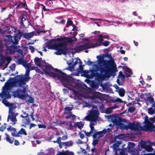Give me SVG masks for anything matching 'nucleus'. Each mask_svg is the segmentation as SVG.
<instances>
[{
	"mask_svg": "<svg viewBox=\"0 0 155 155\" xmlns=\"http://www.w3.org/2000/svg\"><path fill=\"white\" fill-rule=\"evenodd\" d=\"M24 37V33L19 30L18 31V34H15V35L13 36V38L15 39L14 43L15 44H18L19 40L21 39L22 36Z\"/></svg>",
	"mask_w": 155,
	"mask_h": 155,
	"instance_id": "obj_16",
	"label": "nucleus"
},
{
	"mask_svg": "<svg viewBox=\"0 0 155 155\" xmlns=\"http://www.w3.org/2000/svg\"><path fill=\"white\" fill-rule=\"evenodd\" d=\"M9 108V114H13L15 113L13 111L15 109V107H13L12 104H10Z\"/></svg>",
	"mask_w": 155,
	"mask_h": 155,
	"instance_id": "obj_37",
	"label": "nucleus"
},
{
	"mask_svg": "<svg viewBox=\"0 0 155 155\" xmlns=\"http://www.w3.org/2000/svg\"><path fill=\"white\" fill-rule=\"evenodd\" d=\"M113 102H118L120 103H123V101L121 99L119 98H117L114 101H113Z\"/></svg>",
	"mask_w": 155,
	"mask_h": 155,
	"instance_id": "obj_58",
	"label": "nucleus"
},
{
	"mask_svg": "<svg viewBox=\"0 0 155 155\" xmlns=\"http://www.w3.org/2000/svg\"><path fill=\"white\" fill-rule=\"evenodd\" d=\"M14 17L13 15H12L11 14H9L8 15V17L6 18H5V20H9L10 21H12V18H13Z\"/></svg>",
	"mask_w": 155,
	"mask_h": 155,
	"instance_id": "obj_44",
	"label": "nucleus"
},
{
	"mask_svg": "<svg viewBox=\"0 0 155 155\" xmlns=\"http://www.w3.org/2000/svg\"><path fill=\"white\" fill-rule=\"evenodd\" d=\"M28 101L29 103H33L34 101V98L32 97H30Z\"/></svg>",
	"mask_w": 155,
	"mask_h": 155,
	"instance_id": "obj_59",
	"label": "nucleus"
},
{
	"mask_svg": "<svg viewBox=\"0 0 155 155\" xmlns=\"http://www.w3.org/2000/svg\"><path fill=\"white\" fill-rule=\"evenodd\" d=\"M71 118H72L71 119L72 120H74L76 118V116L74 115L71 114H68L65 117L66 119H69Z\"/></svg>",
	"mask_w": 155,
	"mask_h": 155,
	"instance_id": "obj_41",
	"label": "nucleus"
},
{
	"mask_svg": "<svg viewBox=\"0 0 155 155\" xmlns=\"http://www.w3.org/2000/svg\"><path fill=\"white\" fill-rule=\"evenodd\" d=\"M35 67L34 66L32 67L31 69H27L26 71V74L25 76L22 74L17 75L16 77V78L14 79H23L24 81V83H25L24 85L25 84L26 82L28 81L29 79H30L29 77L28 76L29 74V72L31 70H33L35 69Z\"/></svg>",
	"mask_w": 155,
	"mask_h": 155,
	"instance_id": "obj_12",
	"label": "nucleus"
},
{
	"mask_svg": "<svg viewBox=\"0 0 155 155\" xmlns=\"http://www.w3.org/2000/svg\"><path fill=\"white\" fill-rule=\"evenodd\" d=\"M21 21L19 22V24H20V26L23 27H26V25L24 24V22L26 21L29 24L28 25V26L30 25V23L28 22V20L26 19V16L24 14H22L20 17Z\"/></svg>",
	"mask_w": 155,
	"mask_h": 155,
	"instance_id": "obj_18",
	"label": "nucleus"
},
{
	"mask_svg": "<svg viewBox=\"0 0 155 155\" xmlns=\"http://www.w3.org/2000/svg\"><path fill=\"white\" fill-rule=\"evenodd\" d=\"M35 32L32 31L31 32L28 33H24V38L28 39L29 38H32L34 35Z\"/></svg>",
	"mask_w": 155,
	"mask_h": 155,
	"instance_id": "obj_27",
	"label": "nucleus"
},
{
	"mask_svg": "<svg viewBox=\"0 0 155 155\" xmlns=\"http://www.w3.org/2000/svg\"><path fill=\"white\" fill-rule=\"evenodd\" d=\"M16 4H17L16 8L17 9L21 8L24 7L25 9H28V8L25 1L23 3L19 1L17 2Z\"/></svg>",
	"mask_w": 155,
	"mask_h": 155,
	"instance_id": "obj_20",
	"label": "nucleus"
},
{
	"mask_svg": "<svg viewBox=\"0 0 155 155\" xmlns=\"http://www.w3.org/2000/svg\"><path fill=\"white\" fill-rule=\"evenodd\" d=\"M17 62L19 64H21L24 66L26 62V60L25 59V57L24 56H21V58H19L17 59Z\"/></svg>",
	"mask_w": 155,
	"mask_h": 155,
	"instance_id": "obj_25",
	"label": "nucleus"
},
{
	"mask_svg": "<svg viewBox=\"0 0 155 155\" xmlns=\"http://www.w3.org/2000/svg\"><path fill=\"white\" fill-rule=\"evenodd\" d=\"M20 47L17 48V49H15L16 51L18 54H19L21 55V56H24L23 54V50L21 48H20Z\"/></svg>",
	"mask_w": 155,
	"mask_h": 155,
	"instance_id": "obj_47",
	"label": "nucleus"
},
{
	"mask_svg": "<svg viewBox=\"0 0 155 155\" xmlns=\"http://www.w3.org/2000/svg\"><path fill=\"white\" fill-rule=\"evenodd\" d=\"M7 130L8 131H13L14 132V133H15V132H16V129L13 127H12V126H9V127L7 128Z\"/></svg>",
	"mask_w": 155,
	"mask_h": 155,
	"instance_id": "obj_54",
	"label": "nucleus"
},
{
	"mask_svg": "<svg viewBox=\"0 0 155 155\" xmlns=\"http://www.w3.org/2000/svg\"><path fill=\"white\" fill-rule=\"evenodd\" d=\"M78 58L76 59L75 61H74L73 60L72 61H71L70 63H68L69 65L68 67L70 68V69H74V66L77 64L78 63Z\"/></svg>",
	"mask_w": 155,
	"mask_h": 155,
	"instance_id": "obj_22",
	"label": "nucleus"
},
{
	"mask_svg": "<svg viewBox=\"0 0 155 155\" xmlns=\"http://www.w3.org/2000/svg\"><path fill=\"white\" fill-rule=\"evenodd\" d=\"M119 147V145L116 143H114L113 145V150H117L118 147Z\"/></svg>",
	"mask_w": 155,
	"mask_h": 155,
	"instance_id": "obj_57",
	"label": "nucleus"
},
{
	"mask_svg": "<svg viewBox=\"0 0 155 155\" xmlns=\"http://www.w3.org/2000/svg\"><path fill=\"white\" fill-rule=\"evenodd\" d=\"M15 45L13 44L9 48H8V50L10 53L11 54L14 52L15 49H17V48L20 47L19 45L16 46Z\"/></svg>",
	"mask_w": 155,
	"mask_h": 155,
	"instance_id": "obj_23",
	"label": "nucleus"
},
{
	"mask_svg": "<svg viewBox=\"0 0 155 155\" xmlns=\"http://www.w3.org/2000/svg\"><path fill=\"white\" fill-rule=\"evenodd\" d=\"M58 71V69L55 68L49 64L45 66L44 71L45 74L54 78V76H56V73Z\"/></svg>",
	"mask_w": 155,
	"mask_h": 155,
	"instance_id": "obj_11",
	"label": "nucleus"
},
{
	"mask_svg": "<svg viewBox=\"0 0 155 155\" xmlns=\"http://www.w3.org/2000/svg\"><path fill=\"white\" fill-rule=\"evenodd\" d=\"M102 40L101 38L98 41V42H97L96 45V46H95L94 44H90L89 43L85 45H81L77 48L76 51L77 52H79L84 50H86L87 49L96 47H97V46L98 45H100V44L102 42Z\"/></svg>",
	"mask_w": 155,
	"mask_h": 155,
	"instance_id": "obj_9",
	"label": "nucleus"
},
{
	"mask_svg": "<svg viewBox=\"0 0 155 155\" xmlns=\"http://www.w3.org/2000/svg\"><path fill=\"white\" fill-rule=\"evenodd\" d=\"M144 126L143 127V131L155 132V125L154 124L155 123V116L150 117L149 120L146 119L144 120Z\"/></svg>",
	"mask_w": 155,
	"mask_h": 155,
	"instance_id": "obj_5",
	"label": "nucleus"
},
{
	"mask_svg": "<svg viewBox=\"0 0 155 155\" xmlns=\"http://www.w3.org/2000/svg\"><path fill=\"white\" fill-rule=\"evenodd\" d=\"M112 112V108L109 107L107 108L106 110V113L107 114H110Z\"/></svg>",
	"mask_w": 155,
	"mask_h": 155,
	"instance_id": "obj_55",
	"label": "nucleus"
},
{
	"mask_svg": "<svg viewBox=\"0 0 155 155\" xmlns=\"http://www.w3.org/2000/svg\"><path fill=\"white\" fill-rule=\"evenodd\" d=\"M39 128H46V126L42 124H39L38 125Z\"/></svg>",
	"mask_w": 155,
	"mask_h": 155,
	"instance_id": "obj_60",
	"label": "nucleus"
},
{
	"mask_svg": "<svg viewBox=\"0 0 155 155\" xmlns=\"http://www.w3.org/2000/svg\"><path fill=\"white\" fill-rule=\"evenodd\" d=\"M113 68L111 69V71L105 70L102 68H98L101 74L97 72L94 77L98 79H103L106 78H110L114 73H115V72L114 71Z\"/></svg>",
	"mask_w": 155,
	"mask_h": 155,
	"instance_id": "obj_6",
	"label": "nucleus"
},
{
	"mask_svg": "<svg viewBox=\"0 0 155 155\" xmlns=\"http://www.w3.org/2000/svg\"><path fill=\"white\" fill-rule=\"evenodd\" d=\"M99 141V139H98L97 138L93 139V142L92 143V144L93 146H95L97 144Z\"/></svg>",
	"mask_w": 155,
	"mask_h": 155,
	"instance_id": "obj_53",
	"label": "nucleus"
},
{
	"mask_svg": "<svg viewBox=\"0 0 155 155\" xmlns=\"http://www.w3.org/2000/svg\"><path fill=\"white\" fill-rule=\"evenodd\" d=\"M97 58L98 60L99 68H102L105 70L111 71V69L114 68V71H117V66L114 60H104V57H102L101 54L97 56Z\"/></svg>",
	"mask_w": 155,
	"mask_h": 155,
	"instance_id": "obj_3",
	"label": "nucleus"
},
{
	"mask_svg": "<svg viewBox=\"0 0 155 155\" xmlns=\"http://www.w3.org/2000/svg\"><path fill=\"white\" fill-rule=\"evenodd\" d=\"M40 5L41 6L42 9L45 12L49 11L50 10H51V9L49 8L48 6H46L42 4H41Z\"/></svg>",
	"mask_w": 155,
	"mask_h": 155,
	"instance_id": "obj_40",
	"label": "nucleus"
},
{
	"mask_svg": "<svg viewBox=\"0 0 155 155\" xmlns=\"http://www.w3.org/2000/svg\"><path fill=\"white\" fill-rule=\"evenodd\" d=\"M84 124L80 121V122H77L74 123V127H78L79 129H81L83 127Z\"/></svg>",
	"mask_w": 155,
	"mask_h": 155,
	"instance_id": "obj_30",
	"label": "nucleus"
},
{
	"mask_svg": "<svg viewBox=\"0 0 155 155\" xmlns=\"http://www.w3.org/2000/svg\"><path fill=\"white\" fill-rule=\"evenodd\" d=\"M18 115V113L8 114L7 118V121L8 122L9 120H10L11 121V124L14 125L16 123L17 121L16 117Z\"/></svg>",
	"mask_w": 155,
	"mask_h": 155,
	"instance_id": "obj_14",
	"label": "nucleus"
},
{
	"mask_svg": "<svg viewBox=\"0 0 155 155\" xmlns=\"http://www.w3.org/2000/svg\"><path fill=\"white\" fill-rule=\"evenodd\" d=\"M118 77V78H120L121 80L124 81L125 79V78L126 77V75L125 74H124L121 71H120L119 72Z\"/></svg>",
	"mask_w": 155,
	"mask_h": 155,
	"instance_id": "obj_38",
	"label": "nucleus"
},
{
	"mask_svg": "<svg viewBox=\"0 0 155 155\" xmlns=\"http://www.w3.org/2000/svg\"><path fill=\"white\" fill-rule=\"evenodd\" d=\"M23 114L24 115V116H23V115H20V117L23 118H25V117H29V115L25 111L23 112Z\"/></svg>",
	"mask_w": 155,
	"mask_h": 155,
	"instance_id": "obj_56",
	"label": "nucleus"
},
{
	"mask_svg": "<svg viewBox=\"0 0 155 155\" xmlns=\"http://www.w3.org/2000/svg\"><path fill=\"white\" fill-rule=\"evenodd\" d=\"M5 135L6 136V137L5 138L6 140L11 144L13 143L14 141V138H13L12 140H11L10 137L9 136V135L7 133L5 134Z\"/></svg>",
	"mask_w": 155,
	"mask_h": 155,
	"instance_id": "obj_35",
	"label": "nucleus"
},
{
	"mask_svg": "<svg viewBox=\"0 0 155 155\" xmlns=\"http://www.w3.org/2000/svg\"><path fill=\"white\" fill-rule=\"evenodd\" d=\"M12 136L17 137H19L20 134H24L25 135H26L27 134L25 129L23 128H21L20 130L16 134L15 133H12Z\"/></svg>",
	"mask_w": 155,
	"mask_h": 155,
	"instance_id": "obj_21",
	"label": "nucleus"
},
{
	"mask_svg": "<svg viewBox=\"0 0 155 155\" xmlns=\"http://www.w3.org/2000/svg\"><path fill=\"white\" fill-rule=\"evenodd\" d=\"M58 155H74V153L68 151L60 152Z\"/></svg>",
	"mask_w": 155,
	"mask_h": 155,
	"instance_id": "obj_31",
	"label": "nucleus"
},
{
	"mask_svg": "<svg viewBox=\"0 0 155 155\" xmlns=\"http://www.w3.org/2000/svg\"><path fill=\"white\" fill-rule=\"evenodd\" d=\"M56 76L54 78H57L62 83L64 87L70 85L73 81V79L71 76L67 75L65 73L58 69L56 73Z\"/></svg>",
	"mask_w": 155,
	"mask_h": 155,
	"instance_id": "obj_4",
	"label": "nucleus"
},
{
	"mask_svg": "<svg viewBox=\"0 0 155 155\" xmlns=\"http://www.w3.org/2000/svg\"><path fill=\"white\" fill-rule=\"evenodd\" d=\"M35 64L38 66H40V59L38 57H36L34 59Z\"/></svg>",
	"mask_w": 155,
	"mask_h": 155,
	"instance_id": "obj_39",
	"label": "nucleus"
},
{
	"mask_svg": "<svg viewBox=\"0 0 155 155\" xmlns=\"http://www.w3.org/2000/svg\"><path fill=\"white\" fill-rule=\"evenodd\" d=\"M25 84L23 79H14L13 81L8 80L5 83L6 85L3 87V90L2 92L0 94V97L2 98L4 97L7 99H10L11 96L8 91L11 90V88L13 87H17L18 86L21 87Z\"/></svg>",
	"mask_w": 155,
	"mask_h": 155,
	"instance_id": "obj_2",
	"label": "nucleus"
},
{
	"mask_svg": "<svg viewBox=\"0 0 155 155\" xmlns=\"http://www.w3.org/2000/svg\"><path fill=\"white\" fill-rule=\"evenodd\" d=\"M84 133H85V135L88 137H90V134L92 133H91V132L90 131L89 132H86V131H85Z\"/></svg>",
	"mask_w": 155,
	"mask_h": 155,
	"instance_id": "obj_64",
	"label": "nucleus"
},
{
	"mask_svg": "<svg viewBox=\"0 0 155 155\" xmlns=\"http://www.w3.org/2000/svg\"><path fill=\"white\" fill-rule=\"evenodd\" d=\"M82 73H83V75L85 77L88 78L89 74H88V71H84L82 72Z\"/></svg>",
	"mask_w": 155,
	"mask_h": 155,
	"instance_id": "obj_51",
	"label": "nucleus"
},
{
	"mask_svg": "<svg viewBox=\"0 0 155 155\" xmlns=\"http://www.w3.org/2000/svg\"><path fill=\"white\" fill-rule=\"evenodd\" d=\"M98 36L99 37V38L97 39L96 38L95 39L96 40L95 44H94L95 46L96 45L97 42H98V41L101 38L102 40V42L101 43V44H100V45H98L97 46V47L99 46H101V45H103V46H107L110 44V42L107 41H106L104 42H103V36L101 35H99Z\"/></svg>",
	"mask_w": 155,
	"mask_h": 155,
	"instance_id": "obj_17",
	"label": "nucleus"
},
{
	"mask_svg": "<svg viewBox=\"0 0 155 155\" xmlns=\"http://www.w3.org/2000/svg\"><path fill=\"white\" fill-rule=\"evenodd\" d=\"M73 25H74L73 24V22L71 20H68L67 22L66 27L67 28H68L69 26L71 25H72V26H73Z\"/></svg>",
	"mask_w": 155,
	"mask_h": 155,
	"instance_id": "obj_50",
	"label": "nucleus"
},
{
	"mask_svg": "<svg viewBox=\"0 0 155 155\" xmlns=\"http://www.w3.org/2000/svg\"><path fill=\"white\" fill-rule=\"evenodd\" d=\"M117 92L120 97H123L124 96L125 91L123 88H120Z\"/></svg>",
	"mask_w": 155,
	"mask_h": 155,
	"instance_id": "obj_33",
	"label": "nucleus"
},
{
	"mask_svg": "<svg viewBox=\"0 0 155 155\" xmlns=\"http://www.w3.org/2000/svg\"><path fill=\"white\" fill-rule=\"evenodd\" d=\"M25 93H26V91L25 88H23V90L18 89L16 91L12 92V95L14 97H18L21 99H24L26 97V95Z\"/></svg>",
	"mask_w": 155,
	"mask_h": 155,
	"instance_id": "obj_10",
	"label": "nucleus"
},
{
	"mask_svg": "<svg viewBox=\"0 0 155 155\" xmlns=\"http://www.w3.org/2000/svg\"><path fill=\"white\" fill-rule=\"evenodd\" d=\"M12 60V58L10 57H5L2 58V61H7V62L10 63Z\"/></svg>",
	"mask_w": 155,
	"mask_h": 155,
	"instance_id": "obj_42",
	"label": "nucleus"
},
{
	"mask_svg": "<svg viewBox=\"0 0 155 155\" xmlns=\"http://www.w3.org/2000/svg\"><path fill=\"white\" fill-rule=\"evenodd\" d=\"M25 118L24 120H23L24 123L26 125L29 124L30 121L29 117H25Z\"/></svg>",
	"mask_w": 155,
	"mask_h": 155,
	"instance_id": "obj_43",
	"label": "nucleus"
},
{
	"mask_svg": "<svg viewBox=\"0 0 155 155\" xmlns=\"http://www.w3.org/2000/svg\"><path fill=\"white\" fill-rule=\"evenodd\" d=\"M2 103L4 104L6 106H8L10 105V104L6 100V98H4L2 100Z\"/></svg>",
	"mask_w": 155,
	"mask_h": 155,
	"instance_id": "obj_48",
	"label": "nucleus"
},
{
	"mask_svg": "<svg viewBox=\"0 0 155 155\" xmlns=\"http://www.w3.org/2000/svg\"><path fill=\"white\" fill-rule=\"evenodd\" d=\"M62 143L64 144L65 148H66L67 147L72 146L73 144V142L72 140H70L69 141L64 142Z\"/></svg>",
	"mask_w": 155,
	"mask_h": 155,
	"instance_id": "obj_29",
	"label": "nucleus"
},
{
	"mask_svg": "<svg viewBox=\"0 0 155 155\" xmlns=\"http://www.w3.org/2000/svg\"><path fill=\"white\" fill-rule=\"evenodd\" d=\"M155 110L153 109L152 107H150L148 109V113L149 114L151 115H152L155 113Z\"/></svg>",
	"mask_w": 155,
	"mask_h": 155,
	"instance_id": "obj_46",
	"label": "nucleus"
},
{
	"mask_svg": "<svg viewBox=\"0 0 155 155\" xmlns=\"http://www.w3.org/2000/svg\"><path fill=\"white\" fill-rule=\"evenodd\" d=\"M97 70L96 69H93L92 70H91V74H89L88 78L91 79L94 77Z\"/></svg>",
	"mask_w": 155,
	"mask_h": 155,
	"instance_id": "obj_32",
	"label": "nucleus"
},
{
	"mask_svg": "<svg viewBox=\"0 0 155 155\" xmlns=\"http://www.w3.org/2000/svg\"><path fill=\"white\" fill-rule=\"evenodd\" d=\"M144 148L146 151L148 152H151L153 150L152 147L150 145H145L144 146Z\"/></svg>",
	"mask_w": 155,
	"mask_h": 155,
	"instance_id": "obj_34",
	"label": "nucleus"
},
{
	"mask_svg": "<svg viewBox=\"0 0 155 155\" xmlns=\"http://www.w3.org/2000/svg\"><path fill=\"white\" fill-rule=\"evenodd\" d=\"M29 49L31 51L32 53H33L35 51V48H34L32 46H29Z\"/></svg>",
	"mask_w": 155,
	"mask_h": 155,
	"instance_id": "obj_62",
	"label": "nucleus"
},
{
	"mask_svg": "<svg viewBox=\"0 0 155 155\" xmlns=\"http://www.w3.org/2000/svg\"><path fill=\"white\" fill-rule=\"evenodd\" d=\"M89 114L86 116L84 119L91 122H96L98 120L99 113L97 110H94L93 108L88 111Z\"/></svg>",
	"mask_w": 155,
	"mask_h": 155,
	"instance_id": "obj_8",
	"label": "nucleus"
},
{
	"mask_svg": "<svg viewBox=\"0 0 155 155\" xmlns=\"http://www.w3.org/2000/svg\"><path fill=\"white\" fill-rule=\"evenodd\" d=\"M144 100L146 102H148L151 104H153L154 101V99L151 94L149 95V96L145 97Z\"/></svg>",
	"mask_w": 155,
	"mask_h": 155,
	"instance_id": "obj_26",
	"label": "nucleus"
},
{
	"mask_svg": "<svg viewBox=\"0 0 155 155\" xmlns=\"http://www.w3.org/2000/svg\"><path fill=\"white\" fill-rule=\"evenodd\" d=\"M105 134L103 130L102 131H99L97 132H95L94 134L92 135V137L93 139L97 138L98 139L102 137H104V135Z\"/></svg>",
	"mask_w": 155,
	"mask_h": 155,
	"instance_id": "obj_19",
	"label": "nucleus"
},
{
	"mask_svg": "<svg viewBox=\"0 0 155 155\" xmlns=\"http://www.w3.org/2000/svg\"><path fill=\"white\" fill-rule=\"evenodd\" d=\"M136 110L135 108L133 107H130L128 108V111L130 113H133Z\"/></svg>",
	"mask_w": 155,
	"mask_h": 155,
	"instance_id": "obj_49",
	"label": "nucleus"
},
{
	"mask_svg": "<svg viewBox=\"0 0 155 155\" xmlns=\"http://www.w3.org/2000/svg\"><path fill=\"white\" fill-rule=\"evenodd\" d=\"M143 126L142 127L138 125H136L134 123H129L127 127V129H129L132 130H138L140 129L143 130Z\"/></svg>",
	"mask_w": 155,
	"mask_h": 155,
	"instance_id": "obj_15",
	"label": "nucleus"
},
{
	"mask_svg": "<svg viewBox=\"0 0 155 155\" xmlns=\"http://www.w3.org/2000/svg\"><path fill=\"white\" fill-rule=\"evenodd\" d=\"M5 37L7 38V41L12 43L14 45H18L17 44H15L14 43L15 39L13 38V37L11 35H6Z\"/></svg>",
	"mask_w": 155,
	"mask_h": 155,
	"instance_id": "obj_28",
	"label": "nucleus"
},
{
	"mask_svg": "<svg viewBox=\"0 0 155 155\" xmlns=\"http://www.w3.org/2000/svg\"><path fill=\"white\" fill-rule=\"evenodd\" d=\"M45 3L46 5L50 8L51 10H55L58 8L55 0H47Z\"/></svg>",
	"mask_w": 155,
	"mask_h": 155,
	"instance_id": "obj_13",
	"label": "nucleus"
},
{
	"mask_svg": "<svg viewBox=\"0 0 155 155\" xmlns=\"http://www.w3.org/2000/svg\"><path fill=\"white\" fill-rule=\"evenodd\" d=\"M6 128V127L3 126V125L1 126L0 127V131L3 132Z\"/></svg>",
	"mask_w": 155,
	"mask_h": 155,
	"instance_id": "obj_63",
	"label": "nucleus"
},
{
	"mask_svg": "<svg viewBox=\"0 0 155 155\" xmlns=\"http://www.w3.org/2000/svg\"><path fill=\"white\" fill-rule=\"evenodd\" d=\"M94 125V124L91 123L89 125L91 128V130L90 131L91 132V133H92L93 132L95 133V132H96V130H94V127L93 126Z\"/></svg>",
	"mask_w": 155,
	"mask_h": 155,
	"instance_id": "obj_45",
	"label": "nucleus"
},
{
	"mask_svg": "<svg viewBox=\"0 0 155 155\" xmlns=\"http://www.w3.org/2000/svg\"><path fill=\"white\" fill-rule=\"evenodd\" d=\"M124 73L126 75V77L127 78L128 77H130L132 74V72L131 70L129 68H127L124 71Z\"/></svg>",
	"mask_w": 155,
	"mask_h": 155,
	"instance_id": "obj_24",
	"label": "nucleus"
},
{
	"mask_svg": "<svg viewBox=\"0 0 155 155\" xmlns=\"http://www.w3.org/2000/svg\"><path fill=\"white\" fill-rule=\"evenodd\" d=\"M107 117L109 120L111 121V122L114 124H109V126L111 127H113L114 124L120 126L123 125L124 124L122 122H125L126 121L125 119L113 115L107 116Z\"/></svg>",
	"mask_w": 155,
	"mask_h": 155,
	"instance_id": "obj_7",
	"label": "nucleus"
},
{
	"mask_svg": "<svg viewBox=\"0 0 155 155\" xmlns=\"http://www.w3.org/2000/svg\"><path fill=\"white\" fill-rule=\"evenodd\" d=\"M84 66V65H79V71L81 72V73H82V72L84 70H83V66Z\"/></svg>",
	"mask_w": 155,
	"mask_h": 155,
	"instance_id": "obj_61",
	"label": "nucleus"
},
{
	"mask_svg": "<svg viewBox=\"0 0 155 155\" xmlns=\"http://www.w3.org/2000/svg\"><path fill=\"white\" fill-rule=\"evenodd\" d=\"M31 64L30 63H27V62L26 61L25 62V64L24 67L26 68H27V69H31Z\"/></svg>",
	"mask_w": 155,
	"mask_h": 155,
	"instance_id": "obj_52",
	"label": "nucleus"
},
{
	"mask_svg": "<svg viewBox=\"0 0 155 155\" xmlns=\"http://www.w3.org/2000/svg\"><path fill=\"white\" fill-rule=\"evenodd\" d=\"M73 107H66L64 108V114H68V112L71 111L72 110Z\"/></svg>",
	"mask_w": 155,
	"mask_h": 155,
	"instance_id": "obj_36",
	"label": "nucleus"
},
{
	"mask_svg": "<svg viewBox=\"0 0 155 155\" xmlns=\"http://www.w3.org/2000/svg\"><path fill=\"white\" fill-rule=\"evenodd\" d=\"M73 41V39L70 37L63 38L61 36L60 38L49 40L47 43H46L45 47L48 49L56 50L57 51L55 52V54L57 55H66L68 50L67 45Z\"/></svg>",
	"mask_w": 155,
	"mask_h": 155,
	"instance_id": "obj_1",
	"label": "nucleus"
}]
</instances>
